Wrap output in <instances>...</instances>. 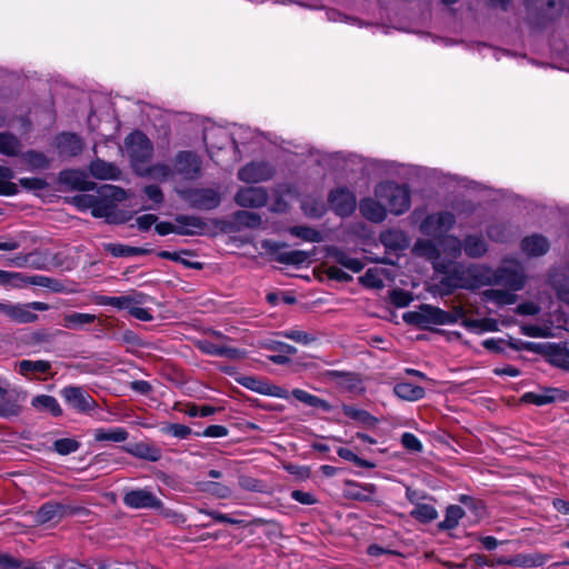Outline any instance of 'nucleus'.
<instances>
[{
    "instance_id": "obj_1",
    "label": "nucleus",
    "mask_w": 569,
    "mask_h": 569,
    "mask_svg": "<svg viewBox=\"0 0 569 569\" xmlns=\"http://www.w3.org/2000/svg\"><path fill=\"white\" fill-rule=\"evenodd\" d=\"M415 251L432 260L437 272L445 276L440 280L439 293L447 296L457 288L477 289L490 284H503L512 291L522 289L525 274L519 263L505 262L498 270L482 264L463 268L455 263L461 254V241L457 237H446L435 244L432 241L419 240Z\"/></svg>"
},
{
    "instance_id": "obj_2",
    "label": "nucleus",
    "mask_w": 569,
    "mask_h": 569,
    "mask_svg": "<svg viewBox=\"0 0 569 569\" xmlns=\"http://www.w3.org/2000/svg\"><path fill=\"white\" fill-rule=\"evenodd\" d=\"M465 316L466 312L462 307H457L453 312H448L431 305H421L416 310L405 312L402 319L408 325L428 328L430 326L452 325Z\"/></svg>"
},
{
    "instance_id": "obj_3",
    "label": "nucleus",
    "mask_w": 569,
    "mask_h": 569,
    "mask_svg": "<svg viewBox=\"0 0 569 569\" xmlns=\"http://www.w3.org/2000/svg\"><path fill=\"white\" fill-rule=\"evenodd\" d=\"M375 198L386 203L387 210L396 216L409 210L410 190L407 184L386 181L376 186Z\"/></svg>"
},
{
    "instance_id": "obj_4",
    "label": "nucleus",
    "mask_w": 569,
    "mask_h": 569,
    "mask_svg": "<svg viewBox=\"0 0 569 569\" xmlns=\"http://www.w3.org/2000/svg\"><path fill=\"white\" fill-rule=\"evenodd\" d=\"M124 149L130 158L133 171L143 173L146 166L150 163L153 147L151 141L142 132L136 131L130 133L124 140Z\"/></svg>"
},
{
    "instance_id": "obj_5",
    "label": "nucleus",
    "mask_w": 569,
    "mask_h": 569,
    "mask_svg": "<svg viewBox=\"0 0 569 569\" xmlns=\"http://www.w3.org/2000/svg\"><path fill=\"white\" fill-rule=\"evenodd\" d=\"M126 199V191L116 186H104L100 189L96 197L92 208V216L96 218H104L109 222L116 221V202Z\"/></svg>"
},
{
    "instance_id": "obj_6",
    "label": "nucleus",
    "mask_w": 569,
    "mask_h": 569,
    "mask_svg": "<svg viewBox=\"0 0 569 569\" xmlns=\"http://www.w3.org/2000/svg\"><path fill=\"white\" fill-rule=\"evenodd\" d=\"M180 196L191 207L200 210H211L221 202L220 192L212 188H192L183 190Z\"/></svg>"
},
{
    "instance_id": "obj_7",
    "label": "nucleus",
    "mask_w": 569,
    "mask_h": 569,
    "mask_svg": "<svg viewBox=\"0 0 569 569\" xmlns=\"http://www.w3.org/2000/svg\"><path fill=\"white\" fill-rule=\"evenodd\" d=\"M67 405L77 412H89L96 408L94 399L79 386H67L60 391Z\"/></svg>"
},
{
    "instance_id": "obj_8",
    "label": "nucleus",
    "mask_w": 569,
    "mask_h": 569,
    "mask_svg": "<svg viewBox=\"0 0 569 569\" xmlns=\"http://www.w3.org/2000/svg\"><path fill=\"white\" fill-rule=\"evenodd\" d=\"M331 209L340 217L350 216L357 206L355 193L347 188H337L329 194Z\"/></svg>"
},
{
    "instance_id": "obj_9",
    "label": "nucleus",
    "mask_w": 569,
    "mask_h": 569,
    "mask_svg": "<svg viewBox=\"0 0 569 569\" xmlns=\"http://www.w3.org/2000/svg\"><path fill=\"white\" fill-rule=\"evenodd\" d=\"M274 174V168L264 161H252L242 167L238 178L247 183H258L269 180Z\"/></svg>"
},
{
    "instance_id": "obj_10",
    "label": "nucleus",
    "mask_w": 569,
    "mask_h": 569,
    "mask_svg": "<svg viewBox=\"0 0 569 569\" xmlns=\"http://www.w3.org/2000/svg\"><path fill=\"white\" fill-rule=\"evenodd\" d=\"M455 223V216L450 212H439L428 216L421 223L422 233L432 237H440L446 233Z\"/></svg>"
},
{
    "instance_id": "obj_11",
    "label": "nucleus",
    "mask_w": 569,
    "mask_h": 569,
    "mask_svg": "<svg viewBox=\"0 0 569 569\" xmlns=\"http://www.w3.org/2000/svg\"><path fill=\"white\" fill-rule=\"evenodd\" d=\"M123 502L133 509L159 508L161 506V501L156 493L147 488L126 492Z\"/></svg>"
},
{
    "instance_id": "obj_12",
    "label": "nucleus",
    "mask_w": 569,
    "mask_h": 569,
    "mask_svg": "<svg viewBox=\"0 0 569 569\" xmlns=\"http://www.w3.org/2000/svg\"><path fill=\"white\" fill-rule=\"evenodd\" d=\"M174 166L177 172L188 180L199 178L201 172L200 158L190 151L179 152L176 157Z\"/></svg>"
},
{
    "instance_id": "obj_13",
    "label": "nucleus",
    "mask_w": 569,
    "mask_h": 569,
    "mask_svg": "<svg viewBox=\"0 0 569 569\" xmlns=\"http://www.w3.org/2000/svg\"><path fill=\"white\" fill-rule=\"evenodd\" d=\"M48 309L49 306L40 301L12 303L9 318L20 323H29L36 321L38 318L34 311H46Z\"/></svg>"
},
{
    "instance_id": "obj_14",
    "label": "nucleus",
    "mask_w": 569,
    "mask_h": 569,
    "mask_svg": "<svg viewBox=\"0 0 569 569\" xmlns=\"http://www.w3.org/2000/svg\"><path fill=\"white\" fill-rule=\"evenodd\" d=\"M267 198V192L263 188L248 187L237 192L234 201L240 207L259 208L266 204Z\"/></svg>"
},
{
    "instance_id": "obj_15",
    "label": "nucleus",
    "mask_w": 569,
    "mask_h": 569,
    "mask_svg": "<svg viewBox=\"0 0 569 569\" xmlns=\"http://www.w3.org/2000/svg\"><path fill=\"white\" fill-rule=\"evenodd\" d=\"M359 210L363 218L372 222H382L387 218V208L380 200L365 198L359 203Z\"/></svg>"
},
{
    "instance_id": "obj_16",
    "label": "nucleus",
    "mask_w": 569,
    "mask_h": 569,
    "mask_svg": "<svg viewBox=\"0 0 569 569\" xmlns=\"http://www.w3.org/2000/svg\"><path fill=\"white\" fill-rule=\"evenodd\" d=\"M203 141L207 147V151L213 159V150H221L226 144L229 143L230 137L223 128L211 127L204 130Z\"/></svg>"
},
{
    "instance_id": "obj_17",
    "label": "nucleus",
    "mask_w": 569,
    "mask_h": 569,
    "mask_svg": "<svg viewBox=\"0 0 569 569\" xmlns=\"http://www.w3.org/2000/svg\"><path fill=\"white\" fill-rule=\"evenodd\" d=\"M56 144L61 156L73 157L79 154L83 149L82 139L74 134L63 132L56 138Z\"/></svg>"
},
{
    "instance_id": "obj_18",
    "label": "nucleus",
    "mask_w": 569,
    "mask_h": 569,
    "mask_svg": "<svg viewBox=\"0 0 569 569\" xmlns=\"http://www.w3.org/2000/svg\"><path fill=\"white\" fill-rule=\"evenodd\" d=\"M92 177L100 180H118L121 171L114 163L107 162L101 159H96L89 167Z\"/></svg>"
},
{
    "instance_id": "obj_19",
    "label": "nucleus",
    "mask_w": 569,
    "mask_h": 569,
    "mask_svg": "<svg viewBox=\"0 0 569 569\" xmlns=\"http://www.w3.org/2000/svg\"><path fill=\"white\" fill-rule=\"evenodd\" d=\"M327 256L335 262L356 273L360 272L365 267L361 260L350 257L345 250L337 247H328Z\"/></svg>"
},
{
    "instance_id": "obj_20",
    "label": "nucleus",
    "mask_w": 569,
    "mask_h": 569,
    "mask_svg": "<svg viewBox=\"0 0 569 569\" xmlns=\"http://www.w3.org/2000/svg\"><path fill=\"white\" fill-rule=\"evenodd\" d=\"M123 450L133 457L148 461H158L161 458L160 449L148 442L129 443L123 447Z\"/></svg>"
},
{
    "instance_id": "obj_21",
    "label": "nucleus",
    "mask_w": 569,
    "mask_h": 569,
    "mask_svg": "<svg viewBox=\"0 0 569 569\" xmlns=\"http://www.w3.org/2000/svg\"><path fill=\"white\" fill-rule=\"evenodd\" d=\"M20 375L26 378H33L39 375L48 373L51 369V363L47 360H21L17 363Z\"/></svg>"
},
{
    "instance_id": "obj_22",
    "label": "nucleus",
    "mask_w": 569,
    "mask_h": 569,
    "mask_svg": "<svg viewBox=\"0 0 569 569\" xmlns=\"http://www.w3.org/2000/svg\"><path fill=\"white\" fill-rule=\"evenodd\" d=\"M521 249L529 257H539L549 250V242L543 236L533 234L522 240Z\"/></svg>"
},
{
    "instance_id": "obj_23",
    "label": "nucleus",
    "mask_w": 569,
    "mask_h": 569,
    "mask_svg": "<svg viewBox=\"0 0 569 569\" xmlns=\"http://www.w3.org/2000/svg\"><path fill=\"white\" fill-rule=\"evenodd\" d=\"M31 406L34 410L39 412H48L53 417H60L62 415V409L58 400L49 395L36 396L31 400Z\"/></svg>"
},
{
    "instance_id": "obj_24",
    "label": "nucleus",
    "mask_w": 569,
    "mask_h": 569,
    "mask_svg": "<svg viewBox=\"0 0 569 569\" xmlns=\"http://www.w3.org/2000/svg\"><path fill=\"white\" fill-rule=\"evenodd\" d=\"M129 433L122 427L98 428L93 431V438L98 442H123Z\"/></svg>"
},
{
    "instance_id": "obj_25",
    "label": "nucleus",
    "mask_w": 569,
    "mask_h": 569,
    "mask_svg": "<svg viewBox=\"0 0 569 569\" xmlns=\"http://www.w3.org/2000/svg\"><path fill=\"white\" fill-rule=\"evenodd\" d=\"M176 222L178 224V233L191 236L199 234L202 232L204 223L203 221L193 216H178L176 218Z\"/></svg>"
},
{
    "instance_id": "obj_26",
    "label": "nucleus",
    "mask_w": 569,
    "mask_h": 569,
    "mask_svg": "<svg viewBox=\"0 0 569 569\" xmlns=\"http://www.w3.org/2000/svg\"><path fill=\"white\" fill-rule=\"evenodd\" d=\"M397 397L407 401H417L425 397V389L410 382H398L393 387Z\"/></svg>"
},
{
    "instance_id": "obj_27",
    "label": "nucleus",
    "mask_w": 569,
    "mask_h": 569,
    "mask_svg": "<svg viewBox=\"0 0 569 569\" xmlns=\"http://www.w3.org/2000/svg\"><path fill=\"white\" fill-rule=\"evenodd\" d=\"M60 181L74 189L89 190L93 183L87 180L84 172L80 170H66L60 173Z\"/></svg>"
},
{
    "instance_id": "obj_28",
    "label": "nucleus",
    "mask_w": 569,
    "mask_h": 569,
    "mask_svg": "<svg viewBox=\"0 0 569 569\" xmlns=\"http://www.w3.org/2000/svg\"><path fill=\"white\" fill-rule=\"evenodd\" d=\"M381 243L388 249H402L408 244V238L401 230L390 229L380 234Z\"/></svg>"
},
{
    "instance_id": "obj_29",
    "label": "nucleus",
    "mask_w": 569,
    "mask_h": 569,
    "mask_svg": "<svg viewBox=\"0 0 569 569\" xmlns=\"http://www.w3.org/2000/svg\"><path fill=\"white\" fill-rule=\"evenodd\" d=\"M387 277V270L383 268H369L360 281L363 286L373 289H380L385 286V278Z\"/></svg>"
},
{
    "instance_id": "obj_30",
    "label": "nucleus",
    "mask_w": 569,
    "mask_h": 569,
    "mask_svg": "<svg viewBox=\"0 0 569 569\" xmlns=\"http://www.w3.org/2000/svg\"><path fill=\"white\" fill-rule=\"evenodd\" d=\"M19 410V406L9 396L8 385L0 382V417L17 416Z\"/></svg>"
},
{
    "instance_id": "obj_31",
    "label": "nucleus",
    "mask_w": 569,
    "mask_h": 569,
    "mask_svg": "<svg viewBox=\"0 0 569 569\" xmlns=\"http://www.w3.org/2000/svg\"><path fill=\"white\" fill-rule=\"evenodd\" d=\"M96 320L94 315L72 312L63 317V327L71 330H78L87 325L93 323Z\"/></svg>"
},
{
    "instance_id": "obj_32",
    "label": "nucleus",
    "mask_w": 569,
    "mask_h": 569,
    "mask_svg": "<svg viewBox=\"0 0 569 569\" xmlns=\"http://www.w3.org/2000/svg\"><path fill=\"white\" fill-rule=\"evenodd\" d=\"M199 348L203 352H206L208 355H212V356H222V357L234 358L239 353L237 349L227 347L224 345L216 343L210 340L200 341Z\"/></svg>"
},
{
    "instance_id": "obj_33",
    "label": "nucleus",
    "mask_w": 569,
    "mask_h": 569,
    "mask_svg": "<svg viewBox=\"0 0 569 569\" xmlns=\"http://www.w3.org/2000/svg\"><path fill=\"white\" fill-rule=\"evenodd\" d=\"M483 297L498 306L513 305L517 300V296L513 292L501 289L485 290Z\"/></svg>"
},
{
    "instance_id": "obj_34",
    "label": "nucleus",
    "mask_w": 569,
    "mask_h": 569,
    "mask_svg": "<svg viewBox=\"0 0 569 569\" xmlns=\"http://www.w3.org/2000/svg\"><path fill=\"white\" fill-rule=\"evenodd\" d=\"M13 171L4 166L0 164V194L1 196H13L18 193V186L12 182Z\"/></svg>"
},
{
    "instance_id": "obj_35",
    "label": "nucleus",
    "mask_w": 569,
    "mask_h": 569,
    "mask_svg": "<svg viewBox=\"0 0 569 569\" xmlns=\"http://www.w3.org/2000/svg\"><path fill=\"white\" fill-rule=\"evenodd\" d=\"M21 150L19 139L10 133H0V153L13 157Z\"/></svg>"
},
{
    "instance_id": "obj_36",
    "label": "nucleus",
    "mask_w": 569,
    "mask_h": 569,
    "mask_svg": "<svg viewBox=\"0 0 569 569\" xmlns=\"http://www.w3.org/2000/svg\"><path fill=\"white\" fill-rule=\"evenodd\" d=\"M292 395L297 400L306 403L307 406H310L313 408H320L323 411H329L331 409L330 405L327 401H325L305 390L295 389L292 391Z\"/></svg>"
},
{
    "instance_id": "obj_37",
    "label": "nucleus",
    "mask_w": 569,
    "mask_h": 569,
    "mask_svg": "<svg viewBox=\"0 0 569 569\" xmlns=\"http://www.w3.org/2000/svg\"><path fill=\"white\" fill-rule=\"evenodd\" d=\"M410 516L421 522H430L438 517V512L431 505L419 503L410 511Z\"/></svg>"
},
{
    "instance_id": "obj_38",
    "label": "nucleus",
    "mask_w": 569,
    "mask_h": 569,
    "mask_svg": "<svg viewBox=\"0 0 569 569\" xmlns=\"http://www.w3.org/2000/svg\"><path fill=\"white\" fill-rule=\"evenodd\" d=\"M247 387L251 388L252 390L260 392L262 395L272 396L281 399H288L289 391L282 387H278L274 385H269L264 382H258L257 386L253 385H247Z\"/></svg>"
},
{
    "instance_id": "obj_39",
    "label": "nucleus",
    "mask_w": 569,
    "mask_h": 569,
    "mask_svg": "<svg viewBox=\"0 0 569 569\" xmlns=\"http://www.w3.org/2000/svg\"><path fill=\"white\" fill-rule=\"evenodd\" d=\"M487 251V244L480 237L470 236L465 240V252L472 258L480 257Z\"/></svg>"
},
{
    "instance_id": "obj_40",
    "label": "nucleus",
    "mask_w": 569,
    "mask_h": 569,
    "mask_svg": "<svg viewBox=\"0 0 569 569\" xmlns=\"http://www.w3.org/2000/svg\"><path fill=\"white\" fill-rule=\"evenodd\" d=\"M301 208L306 216L319 218L326 211V206L321 200L308 197L302 200Z\"/></svg>"
},
{
    "instance_id": "obj_41",
    "label": "nucleus",
    "mask_w": 569,
    "mask_h": 569,
    "mask_svg": "<svg viewBox=\"0 0 569 569\" xmlns=\"http://www.w3.org/2000/svg\"><path fill=\"white\" fill-rule=\"evenodd\" d=\"M279 335L303 346L311 345L317 340V337L313 333H309L299 329L286 330Z\"/></svg>"
},
{
    "instance_id": "obj_42",
    "label": "nucleus",
    "mask_w": 569,
    "mask_h": 569,
    "mask_svg": "<svg viewBox=\"0 0 569 569\" xmlns=\"http://www.w3.org/2000/svg\"><path fill=\"white\" fill-rule=\"evenodd\" d=\"M144 170L146 171L143 173L138 174L142 177H151L158 180H166L172 174L171 168L164 163H157L154 166H150V163H148Z\"/></svg>"
},
{
    "instance_id": "obj_43",
    "label": "nucleus",
    "mask_w": 569,
    "mask_h": 569,
    "mask_svg": "<svg viewBox=\"0 0 569 569\" xmlns=\"http://www.w3.org/2000/svg\"><path fill=\"white\" fill-rule=\"evenodd\" d=\"M104 249L113 257H132L143 252L140 248L124 246L121 243H108L104 246Z\"/></svg>"
},
{
    "instance_id": "obj_44",
    "label": "nucleus",
    "mask_w": 569,
    "mask_h": 569,
    "mask_svg": "<svg viewBox=\"0 0 569 569\" xmlns=\"http://www.w3.org/2000/svg\"><path fill=\"white\" fill-rule=\"evenodd\" d=\"M463 516V510L460 506L452 505L447 508L446 517L440 527L443 529H453Z\"/></svg>"
},
{
    "instance_id": "obj_45",
    "label": "nucleus",
    "mask_w": 569,
    "mask_h": 569,
    "mask_svg": "<svg viewBox=\"0 0 569 569\" xmlns=\"http://www.w3.org/2000/svg\"><path fill=\"white\" fill-rule=\"evenodd\" d=\"M140 300H138L134 296H131L129 299V307L126 308L132 317L141 321H150L152 319V315L149 309H146L139 306Z\"/></svg>"
},
{
    "instance_id": "obj_46",
    "label": "nucleus",
    "mask_w": 569,
    "mask_h": 569,
    "mask_svg": "<svg viewBox=\"0 0 569 569\" xmlns=\"http://www.w3.org/2000/svg\"><path fill=\"white\" fill-rule=\"evenodd\" d=\"M291 233L298 238H301L309 242H320L322 241V236L320 231L303 226H297L291 228Z\"/></svg>"
},
{
    "instance_id": "obj_47",
    "label": "nucleus",
    "mask_w": 569,
    "mask_h": 569,
    "mask_svg": "<svg viewBox=\"0 0 569 569\" xmlns=\"http://www.w3.org/2000/svg\"><path fill=\"white\" fill-rule=\"evenodd\" d=\"M131 296H117V297H108L100 296L97 298L96 302L101 306H112L117 309L124 310L129 307V299Z\"/></svg>"
},
{
    "instance_id": "obj_48",
    "label": "nucleus",
    "mask_w": 569,
    "mask_h": 569,
    "mask_svg": "<svg viewBox=\"0 0 569 569\" xmlns=\"http://www.w3.org/2000/svg\"><path fill=\"white\" fill-rule=\"evenodd\" d=\"M23 160L27 164H29L32 169H43L48 167L49 160L42 153L38 151H28L23 153Z\"/></svg>"
},
{
    "instance_id": "obj_49",
    "label": "nucleus",
    "mask_w": 569,
    "mask_h": 569,
    "mask_svg": "<svg viewBox=\"0 0 569 569\" xmlns=\"http://www.w3.org/2000/svg\"><path fill=\"white\" fill-rule=\"evenodd\" d=\"M389 298L391 303L398 308H405L413 300L412 293L402 289H395L390 291Z\"/></svg>"
},
{
    "instance_id": "obj_50",
    "label": "nucleus",
    "mask_w": 569,
    "mask_h": 569,
    "mask_svg": "<svg viewBox=\"0 0 569 569\" xmlns=\"http://www.w3.org/2000/svg\"><path fill=\"white\" fill-rule=\"evenodd\" d=\"M551 283L557 290L559 299L569 305V277L560 280L558 273H553Z\"/></svg>"
},
{
    "instance_id": "obj_51",
    "label": "nucleus",
    "mask_w": 569,
    "mask_h": 569,
    "mask_svg": "<svg viewBox=\"0 0 569 569\" xmlns=\"http://www.w3.org/2000/svg\"><path fill=\"white\" fill-rule=\"evenodd\" d=\"M21 272L0 270V286L7 288H21Z\"/></svg>"
},
{
    "instance_id": "obj_52",
    "label": "nucleus",
    "mask_w": 569,
    "mask_h": 569,
    "mask_svg": "<svg viewBox=\"0 0 569 569\" xmlns=\"http://www.w3.org/2000/svg\"><path fill=\"white\" fill-rule=\"evenodd\" d=\"M553 391H548L543 393H535V392H527L523 395V400L526 402L537 405V406H543L548 405L552 401H555L556 397L552 393Z\"/></svg>"
},
{
    "instance_id": "obj_53",
    "label": "nucleus",
    "mask_w": 569,
    "mask_h": 569,
    "mask_svg": "<svg viewBox=\"0 0 569 569\" xmlns=\"http://www.w3.org/2000/svg\"><path fill=\"white\" fill-rule=\"evenodd\" d=\"M162 432L178 439H186L191 435V429L181 423H170L162 427Z\"/></svg>"
},
{
    "instance_id": "obj_54",
    "label": "nucleus",
    "mask_w": 569,
    "mask_h": 569,
    "mask_svg": "<svg viewBox=\"0 0 569 569\" xmlns=\"http://www.w3.org/2000/svg\"><path fill=\"white\" fill-rule=\"evenodd\" d=\"M310 258V254L305 251L300 250H292L284 252L280 256V261L284 263H291V264H300L306 261H308Z\"/></svg>"
},
{
    "instance_id": "obj_55",
    "label": "nucleus",
    "mask_w": 569,
    "mask_h": 569,
    "mask_svg": "<svg viewBox=\"0 0 569 569\" xmlns=\"http://www.w3.org/2000/svg\"><path fill=\"white\" fill-rule=\"evenodd\" d=\"M97 194H78L71 199V203L79 210H90L94 206Z\"/></svg>"
},
{
    "instance_id": "obj_56",
    "label": "nucleus",
    "mask_w": 569,
    "mask_h": 569,
    "mask_svg": "<svg viewBox=\"0 0 569 569\" xmlns=\"http://www.w3.org/2000/svg\"><path fill=\"white\" fill-rule=\"evenodd\" d=\"M78 448H79V443L74 439L64 438V439H59L54 442V449L60 455L72 453V452L77 451Z\"/></svg>"
},
{
    "instance_id": "obj_57",
    "label": "nucleus",
    "mask_w": 569,
    "mask_h": 569,
    "mask_svg": "<svg viewBox=\"0 0 569 569\" xmlns=\"http://www.w3.org/2000/svg\"><path fill=\"white\" fill-rule=\"evenodd\" d=\"M203 490L213 496H217L218 498H227L231 493V490L228 486L218 482L204 483Z\"/></svg>"
},
{
    "instance_id": "obj_58",
    "label": "nucleus",
    "mask_w": 569,
    "mask_h": 569,
    "mask_svg": "<svg viewBox=\"0 0 569 569\" xmlns=\"http://www.w3.org/2000/svg\"><path fill=\"white\" fill-rule=\"evenodd\" d=\"M59 510L58 505L46 503L39 509L37 518L40 522L50 521L59 513Z\"/></svg>"
},
{
    "instance_id": "obj_59",
    "label": "nucleus",
    "mask_w": 569,
    "mask_h": 569,
    "mask_svg": "<svg viewBox=\"0 0 569 569\" xmlns=\"http://www.w3.org/2000/svg\"><path fill=\"white\" fill-rule=\"evenodd\" d=\"M401 443L402 446L413 452H421L422 451V443L421 441L410 432H405L401 437Z\"/></svg>"
},
{
    "instance_id": "obj_60",
    "label": "nucleus",
    "mask_w": 569,
    "mask_h": 569,
    "mask_svg": "<svg viewBox=\"0 0 569 569\" xmlns=\"http://www.w3.org/2000/svg\"><path fill=\"white\" fill-rule=\"evenodd\" d=\"M337 453L340 458L353 462L358 467H369L370 463H368L366 460L359 458L353 451H351L348 448H339L337 450Z\"/></svg>"
},
{
    "instance_id": "obj_61",
    "label": "nucleus",
    "mask_w": 569,
    "mask_h": 569,
    "mask_svg": "<svg viewBox=\"0 0 569 569\" xmlns=\"http://www.w3.org/2000/svg\"><path fill=\"white\" fill-rule=\"evenodd\" d=\"M216 411H217V409L211 406L199 407L196 405H190V406H188L186 413L189 417H209V416H212L213 413H216Z\"/></svg>"
},
{
    "instance_id": "obj_62",
    "label": "nucleus",
    "mask_w": 569,
    "mask_h": 569,
    "mask_svg": "<svg viewBox=\"0 0 569 569\" xmlns=\"http://www.w3.org/2000/svg\"><path fill=\"white\" fill-rule=\"evenodd\" d=\"M21 278H22L21 288H23L28 284L39 286V287H48L50 283L49 278L43 277V276H38V274L28 277V276L21 273Z\"/></svg>"
},
{
    "instance_id": "obj_63",
    "label": "nucleus",
    "mask_w": 569,
    "mask_h": 569,
    "mask_svg": "<svg viewBox=\"0 0 569 569\" xmlns=\"http://www.w3.org/2000/svg\"><path fill=\"white\" fill-rule=\"evenodd\" d=\"M202 436L207 438H223L228 436V429L224 426L211 425L203 430Z\"/></svg>"
},
{
    "instance_id": "obj_64",
    "label": "nucleus",
    "mask_w": 569,
    "mask_h": 569,
    "mask_svg": "<svg viewBox=\"0 0 569 569\" xmlns=\"http://www.w3.org/2000/svg\"><path fill=\"white\" fill-rule=\"evenodd\" d=\"M343 412L346 416H348L355 420L362 421V422H367L368 420L371 419V417L368 412L357 409L355 407H350V406H345Z\"/></svg>"
}]
</instances>
